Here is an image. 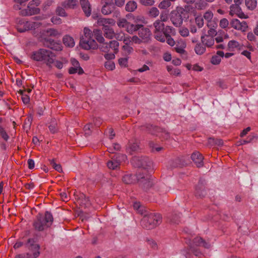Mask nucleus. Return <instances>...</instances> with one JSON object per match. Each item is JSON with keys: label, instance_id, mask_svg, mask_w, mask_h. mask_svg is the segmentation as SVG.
<instances>
[{"label": "nucleus", "instance_id": "obj_1", "mask_svg": "<svg viewBox=\"0 0 258 258\" xmlns=\"http://www.w3.org/2000/svg\"><path fill=\"white\" fill-rule=\"evenodd\" d=\"M153 26L155 28L154 34L156 39L162 42H165L166 39L167 43L170 46L175 44V41L170 35H175V29L171 26H165L164 24L159 20H156L153 23Z\"/></svg>", "mask_w": 258, "mask_h": 258}, {"label": "nucleus", "instance_id": "obj_2", "mask_svg": "<svg viewBox=\"0 0 258 258\" xmlns=\"http://www.w3.org/2000/svg\"><path fill=\"white\" fill-rule=\"evenodd\" d=\"M55 54L51 51L45 49H40L32 53L31 58L36 61H43L47 66L50 67L54 62L55 66L60 69L62 68V63L59 61H54Z\"/></svg>", "mask_w": 258, "mask_h": 258}, {"label": "nucleus", "instance_id": "obj_3", "mask_svg": "<svg viewBox=\"0 0 258 258\" xmlns=\"http://www.w3.org/2000/svg\"><path fill=\"white\" fill-rule=\"evenodd\" d=\"M53 221L52 214L50 212L46 211L44 215L41 214L37 215L33 222V226L36 230L41 231L50 227L52 225Z\"/></svg>", "mask_w": 258, "mask_h": 258}, {"label": "nucleus", "instance_id": "obj_4", "mask_svg": "<svg viewBox=\"0 0 258 258\" xmlns=\"http://www.w3.org/2000/svg\"><path fill=\"white\" fill-rule=\"evenodd\" d=\"M161 222L160 214L151 213L144 216L141 220V225L145 228L152 229L159 225Z\"/></svg>", "mask_w": 258, "mask_h": 258}, {"label": "nucleus", "instance_id": "obj_5", "mask_svg": "<svg viewBox=\"0 0 258 258\" xmlns=\"http://www.w3.org/2000/svg\"><path fill=\"white\" fill-rule=\"evenodd\" d=\"M84 35L82 36L80 41V44L81 47L86 50L97 48V43L92 38L93 34L91 31L89 29L85 27L84 29Z\"/></svg>", "mask_w": 258, "mask_h": 258}, {"label": "nucleus", "instance_id": "obj_6", "mask_svg": "<svg viewBox=\"0 0 258 258\" xmlns=\"http://www.w3.org/2000/svg\"><path fill=\"white\" fill-rule=\"evenodd\" d=\"M132 163L134 166L140 168L138 173H141L143 170L151 169L153 165L152 161L147 157H134Z\"/></svg>", "mask_w": 258, "mask_h": 258}, {"label": "nucleus", "instance_id": "obj_7", "mask_svg": "<svg viewBox=\"0 0 258 258\" xmlns=\"http://www.w3.org/2000/svg\"><path fill=\"white\" fill-rule=\"evenodd\" d=\"M145 127L149 133L158 136L163 140H167L170 137L169 133L163 128L151 124H147Z\"/></svg>", "mask_w": 258, "mask_h": 258}, {"label": "nucleus", "instance_id": "obj_8", "mask_svg": "<svg viewBox=\"0 0 258 258\" xmlns=\"http://www.w3.org/2000/svg\"><path fill=\"white\" fill-rule=\"evenodd\" d=\"M26 247L33 252L32 256L29 253H27V258H36L39 254V245L36 243V238H29L25 244Z\"/></svg>", "mask_w": 258, "mask_h": 258}, {"label": "nucleus", "instance_id": "obj_9", "mask_svg": "<svg viewBox=\"0 0 258 258\" xmlns=\"http://www.w3.org/2000/svg\"><path fill=\"white\" fill-rule=\"evenodd\" d=\"M137 179L140 186L144 190L149 189L153 184V181L148 174L142 175L140 172L137 175Z\"/></svg>", "mask_w": 258, "mask_h": 258}, {"label": "nucleus", "instance_id": "obj_10", "mask_svg": "<svg viewBox=\"0 0 258 258\" xmlns=\"http://www.w3.org/2000/svg\"><path fill=\"white\" fill-rule=\"evenodd\" d=\"M119 43L115 40L110 41L108 42H103L100 44L99 48L104 52H108L112 50L114 53L118 51Z\"/></svg>", "mask_w": 258, "mask_h": 258}, {"label": "nucleus", "instance_id": "obj_11", "mask_svg": "<svg viewBox=\"0 0 258 258\" xmlns=\"http://www.w3.org/2000/svg\"><path fill=\"white\" fill-rule=\"evenodd\" d=\"M35 3V2L34 1H31L26 9L22 10L20 12V14L22 16H26L39 14L40 10L36 7H33Z\"/></svg>", "mask_w": 258, "mask_h": 258}, {"label": "nucleus", "instance_id": "obj_12", "mask_svg": "<svg viewBox=\"0 0 258 258\" xmlns=\"http://www.w3.org/2000/svg\"><path fill=\"white\" fill-rule=\"evenodd\" d=\"M230 25L231 27L234 29L237 30H240L242 32H245L248 28V26L246 22H240V21L237 19H232L230 22Z\"/></svg>", "mask_w": 258, "mask_h": 258}, {"label": "nucleus", "instance_id": "obj_13", "mask_svg": "<svg viewBox=\"0 0 258 258\" xmlns=\"http://www.w3.org/2000/svg\"><path fill=\"white\" fill-rule=\"evenodd\" d=\"M170 20L175 27H180L183 23L182 16L178 11H172L171 13Z\"/></svg>", "mask_w": 258, "mask_h": 258}, {"label": "nucleus", "instance_id": "obj_14", "mask_svg": "<svg viewBox=\"0 0 258 258\" xmlns=\"http://www.w3.org/2000/svg\"><path fill=\"white\" fill-rule=\"evenodd\" d=\"M138 35L143 43H147L150 40L151 32L149 28L143 26L138 31Z\"/></svg>", "mask_w": 258, "mask_h": 258}, {"label": "nucleus", "instance_id": "obj_15", "mask_svg": "<svg viewBox=\"0 0 258 258\" xmlns=\"http://www.w3.org/2000/svg\"><path fill=\"white\" fill-rule=\"evenodd\" d=\"M230 11L229 15L233 16L236 15L237 17L241 19H246L248 16L244 14L239 6L231 5L230 7Z\"/></svg>", "mask_w": 258, "mask_h": 258}, {"label": "nucleus", "instance_id": "obj_16", "mask_svg": "<svg viewBox=\"0 0 258 258\" xmlns=\"http://www.w3.org/2000/svg\"><path fill=\"white\" fill-rule=\"evenodd\" d=\"M191 158L197 167L199 168L203 166L204 157L199 152H194L191 155Z\"/></svg>", "mask_w": 258, "mask_h": 258}, {"label": "nucleus", "instance_id": "obj_17", "mask_svg": "<svg viewBox=\"0 0 258 258\" xmlns=\"http://www.w3.org/2000/svg\"><path fill=\"white\" fill-rule=\"evenodd\" d=\"M44 44L47 47L55 51H58L62 50V46L60 43L55 42L50 39L45 40Z\"/></svg>", "mask_w": 258, "mask_h": 258}, {"label": "nucleus", "instance_id": "obj_18", "mask_svg": "<svg viewBox=\"0 0 258 258\" xmlns=\"http://www.w3.org/2000/svg\"><path fill=\"white\" fill-rule=\"evenodd\" d=\"M201 41L202 43L208 47H211L215 43L214 38L209 35H206V34L201 36Z\"/></svg>", "mask_w": 258, "mask_h": 258}, {"label": "nucleus", "instance_id": "obj_19", "mask_svg": "<svg viewBox=\"0 0 258 258\" xmlns=\"http://www.w3.org/2000/svg\"><path fill=\"white\" fill-rule=\"evenodd\" d=\"M196 196L202 198L206 195L205 187L203 182L199 181L196 187Z\"/></svg>", "mask_w": 258, "mask_h": 258}, {"label": "nucleus", "instance_id": "obj_20", "mask_svg": "<svg viewBox=\"0 0 258 258\" xmlns=\"http://www.w3.org/2000/svg\"><path fill=\"white\" fill-rule=\"evenodd\" d=\"M139 143L137 140L129 142L127 150L130 154H133L134 152H138L140 150Z\"/></svg>", "mask_w": 258, "mask_h": 258}, {"label": "nucleus", "instance_id": "obj_21", "mask_svg": "<svg viewBox=\"0 0 258 258\" xmlns=\"http://www.w3.org/2000/svg\"><path fill=\"white\" fill-rule=\"evenodd\" d=\"M82 9L87 17L90 16L91 9L90 4L88 0H80Z\"/></svg>", "mask_w": 258, "mask_h": 258}, {"label": "nucleus", "instance_id": "obj_22", "mask_svg": "<svg viewBox=\"0 0 258 258\" xmlns=\"http://www.w3.org/2000/svg\"><path fill=\"white\" fill-rule=\"evenodd\" d=\"M192 245L203 246L206 248H209L211 246V245L209 242H206L203 238L200 237H195L193 239V244Z\"/></svg>", "mask_w": 258, "mask_h": 258}, {"label": "nucleus", "instance_id": "obj_23", "mask_svg": "<svg viewBox=\"0 0 258 258\" xmlns=\"http://www.w3.org/2000/svg\"><path fill=\"white\" fill-rule=\"evenodd\" d=\"M80 205L84 208H88L91 206L92 203L89 198L84 194H81L79 199Z\"/></svg>", "mask_w": 258, "mask_h": 258}, {"label": "nucleus", "instance_id": "obj_24", "mask_svg": "<svg viewBox=\"0 0 258 258\" xmlns=\"http://www.w3.org/2000/svg\"><path fill=\"white\" fill-rule=\"evenodd\" d=\"M43 34L46 36L58 38L61 33L58 30L53 28H49L44 31Z\"/></svg>", "mask_w": 258, "mask_h": 258}, {"label": "nucleus", "instance_id": "obj_25", "mask_svg": "<svg viewBox=\"0 0 258 258\" xmlns=\"http://www.w3.org/2000/svg\"><path fill=\"white\" fill-rule=\"evenodd\" d=\"M97 23L98 25L105 27V26H109L108 24L114 25L115 21L112 19L100 18L98 19Z\"/></svg>", "mask_w": 258, "mask_h": 258}, {"label": "nucleus", "instance_id": "obj_26", "mask_svg": "<svg viewBox=\"0 0 258 258\" xmlns=\"http://www.w3.org/2000/svg\"><path fill=\"white\" fill-rule=\"evenodd\" d=\"M104 36L108 39H112L114 36V32L110 26H105L102 28Z\"/></svg>", "mask_w": 258, "mask_h": 258}, {"label": "nucleus", "instance_id": "obj_27", "mask_svg": "<svg viewBox=\"0 0 258 258\" xmlns=\"http://www.w3.org/2000/svg\"><path fill=\"white\" fill-rule=\"evenodd\" d=\"M114 9V5L112 3H106L102 7L101 12L104 15L110 14Z\"/></svg>", "mask_w": 258, "mask_h": 258}, {"label": "nucleus", "instance_id": "obj_28", "mask_svg": "<svg viewBox=\"0 0 258 258\" xmlns=\"http://www.w3.org/2000/svg\"><path fill=\"white\" fill-rule=\"evenodd\" d=\"M190 253H193L196 256H200L202 255L201 252L197 248H195L194 245H190L188 251L185 254L186 258H191Z\"/></svg>", "mask_w": 258, "mask_h": 258}, {"label": "nucleus", "instance_id": "obj_29", "mask_svg": "<svg viewBox=\"0 0 258 258\" xmlns=\"http://www.w3.org/2000/svg\"><path fill=\"white\" fill-rule=\"evenodd\" d=\"M63 43L66 46L73 47L75 45L74 38L69 35H65L63 38Z\"/></svg>", "mask_w": 258, "mask_h": 258}, {"label": "nucleus", "instance_id": "obj_30", "mask_svg": "<svg viewBox=\"0 0 258 258\" xmlns=\"http://www.w3.org/2000/svg\"><path fill=\"white\" fill-rule=\"evenodd\" d=\"M142 27V25H134L129 22L126 30L129 33L133 34L134 32L139 31V30Z\"/></svg>", "mask_w": 258, "mask_h": 258}, {"label": "nucleus", "instance_id": "obj_31", "mask_svg": "<svg viewBox=\"0 0 258 258\" xmlns=\"http://www.w3.org/2000/svg\"><path fill=\"white\" fill-rule=\"evenodd\" d=\"M120 164L119 161H117L116 159L112 158L111 160L109 161L107 163V167L112 170H115L119 168Z\"/></svg>", "mask_w": 258, "mask_h": 258}, {"label": "nucleus", "instance_id": "obj_32", "mask_svg": "<svg viewBox=\"0 0 258 258\" xmlns=\"http://www.w3.org/2000/svg\"><path fill=\"white\" fill-rule=\"evenodd\" d=\"M137 8V4L134 1H131L127 3L125 5V10L129 12L135 11Z\"/></svg>", "mask_w": 258, "mask_h": 258}, {"label": "nucleus", "instance_id": "obj_33", "mask_svg": "<svg viewBox=\"0 0 258 258\" xmlns=\"http://www.w3.org/2000/svg\"><path fill=\"white\" fill-rule=\"evenodd\" d=\"M93 34L95 39L100 44L104 41V38L102 36V32L99 29H94L93 30Z\"/></svg>", "mask_w": 258, "mask_h": 258}, {"label": "nucleus", "instance_id": "obj_34", "mask_svg": "<svg viewBox=\"0 0 258 258\" xmlns=\"http://www.w3.org/2000/svg\"><path fill=\"white\" fill-rule=\"evenodd\" d=\"M76 0H67L63 2L61 5L64 8L66 9H73L76 5Z\"/></svg>", "mask_w": 258, "mask_h": 258}, {"label": "nucleus", "instance_id": "obj_35", "mask_svg": "<svg viewBox=\"0 0 258 258\" xmlns=\"http://www.w3.org/2000/svg\"><path fill=\"white\" fill-rule=\"evenodd\" d=\"M245 5L249 10H253L257 6L256 0H245Z\"/></svg>", "mask_w": 258, "mask_h": 258}, {"label": "nucleus", "instance_id": "obj_36", "mask_svg": "<svg viewBox=\"0 0 258 258\" xmlns=\"http://www.w3.org/2000/svg\"><path fill=\"white\" fill-rule=\"evenodd\" d=\"M195 51L197 54L202 55L206 51L205 46L200 43H197L195 46Z\"/></svg>", "mask_w": 258, "mask_h": 258}, {"label": "nucleus", "instance_id": "obj_37", "mask_svg": "<svg viewBox=\"0 0 258 258\" xmlns=\"http://www.w3.org/2000/svg\"><path fill=\"white\" fill-rule=\"evenodd\" d=\"M135 176L131 174H125L122 177V181L125 184H132L134 183L135 179Z\"/></svg>", "mask_w": 258, "mask_h": 258}, {"label": "nucleus", "instance_id": "obj_38", "mask_svg": "<svg viewBox=\"0 0 258 258\" xmlns=\"http://www.w3.org/2000/svg\"><path fill=\"white\" fill-rule=\"evenodd\" d=\"M240 46L239 43L235 40H231L229 41L228 43V48L227 50L229 51H232L234 50V49L235 48H238Z\"/></svg>", "mask_w": 258, "mask_h": 258}, {"label": "nucleus", "instance_id": "obj_39", "mask_svg": "<svg viewBox=\"0 0 258 258\" xmlns=\"http://www.w3.org/2000/svg\"><path fill=\"white\" fill-rule=\"evenodd\" d=\"M122 49L123 50L124 55L125 56H127L128 55H130L134 51L133 48L131 46H128V45H123L122 47Z\"/></svg>", "mask_w": 258, "mask_h": 258}, {"label": "nucleus", "instance_id": "obj_40", "mask_svg": "<svg viewBox=\"0 0 258 258\" xmlns=\"http://www.w3.org/2000/svg\"><path fill=\"white\" fill-rule=\"evenodd\" d=\"M128 23L127 20L124 18L119 19L117 22V24L118 27L120 28H125L126 29Z\"/></svg>", "mask_w": 258, "mask_h": 258}, {"label": "nucleus", "instance_id": "obj_41", "mask_svg": "<svg viewBox=\"0 0 258 258\" xmlns=\"http://www.w3.org/2000/svg\"><path fill=\"white\" fill-rule=\"evenodd\" d=\"M27 24V21L25 23H24L23 24H20L17 27V30L19 32L22 33L26 31H28L29 30H31V28H28V26Z\"/></svg>", "mask_w": 258, "mask_h": 258}, {"label": "nucleus", "instance_id": "obj_42", "mask_svg": "<svg viewBox=\"0 0 258 258\" xmlns=\"http://www.w3.org/2000/svg\"><path fill=\"white\" fill-rule=\"evenodd\" d=\"M207 6V4L203 1H200L195 4L196 9L199 10H204Z\"/></svg>", "mask_w": 258, "mask_h": 258}, {"label": "nucleus", "instance_id": "obj_43", "mask_svg": "<svg viewBox=\"0 0 258 258\" xmlns=\"http://www.w3.org/2000/svg\"><path fill=\"white\" fill-rule=\"evenodd\" d=\"M49 162L50 164L55 170L59 172L62 171V168L61 165L59 164H56V162H55L54 159L50 160Z\"/></svg>", "mask_w": 258, "mask_h": 258}, {"label": "nucleus", "instance_id": "obj_44", "mask_svg": "<svg viewBox=\"0 0 258 258\" xmlns=\"http://www.w3.org/2000/svg\"><path fill=\"white\" fill-rule=\"evenodd\" d=\"M27 25L28 26V28H31V29H35L39 27L41 25V23L40 22L27 21Z\"/></svg>", "mask_w": 258, "mask_h": 258}, {"label": "nucleus", "instance_id": "obj_45", "mask_svg": "<svg viewBox=\"0 0 258 258\" xmlns=\"http://www.w3.org/2000/svg\"><path fill=\"white\" fill-rule=\"evenodd\" d=\"M48 127L49 128L50 131L52 133H55V132H57V131L58 130L57 123L55 122V121L54 120V121H52L51 122V123H50V125H49Z\"/></svg>", "mask_w": 258, "mask_h": 258}, {"label": "nucleus", "instance_id": "obj_46", "mask_svg": "<svg viewBox=\"0 0 258 258\" xmlns=\"http://www.w3.org/2000/svg\"><path fill=\"white\" fill-rule=\"evenodd\" d=\"M149 14L151 17H156L159 15V11L157 8L155 7H152L150 10Z\"/></svg>", "mask_w": 258, "mask_h": 258}, {"label": "nucleus", "instance_id": "obj_47", "mask_svg": "<svg viewBox=\"0 0 258 258\" xmlns=\"http://www.w3.org/2000/svg\"><path fill=\"white\" fill-rule=\"evenodd\" d=\"M0 136L6 141H7L9 137L5 129L0 125Z\"/></svg>", "mask_w": 258, "mask_h": 258}, {"label": "nucleus", "instance_id": "obj_48", "mask_svg": "<svg viewBox=\"0 0 258 258\" xmlns=\"http://www.w3.org/2000/svg\"><path fill=\"white\" fill-rule=\"evenodd\" d=\"M56 14L61 17H66L67 16L66 13L64 9V8H62L60 7H58L55 11Z\"/></svg>", "mask_w": 258, "mask_h": 258}, {"label": "nucleus", "instance_id": "obj_49", "mask_svg": "<svg viewBox=\"0 0 258 258\" xmlns=\"http://www.w3.org/2000/svg\"><path fill=\"white\" fill-rule=\"evenodd\" d=\"M180 216L179 214H173L170 216V222L178 224L179 222Z\"/></svg>", "mask_w": 258, "mask_h": 258}, {"label": "nucleus", "instance_id": "obj_50", "mask_svg": "<svg viewBox=\"0 0 258 258\" xmlns=\"http://www.w3.org/2000/svg\"><path fill=\"white\" fill-rule=\"evenodd\" d=\"M195 21L197 25L199 28L204 26V20L201 16H198L195 18Z\"/></svg>", "mask_w": 258, "mask_h": 258}, {"label": "nucleus", "instance_id": "obj_51", "mask_svg": "<svg viewBox=\"0 0 258 258\" xmlns=\"http://www.w3.org/2000/svg\"><path fill=\"white\" fill-rule=\"evenodd\" d=\"M115 159L120 164L121 162L124 161L127 157L126 156L123 154H117L115 155Z\"/></svg>", "mask_w": 258, "mask_h": 258}, {"label": "nucleus", "instance_id": "obj_52", "mask_svg": "<svg viewBox=\"0 0 258 258\" xmlns=\"http://www.w3.org/2000/svg\"><path fill=\"white\" fill-rule=\"evenodd\" d=\"M93 124L91 123L87 124L84 127V130L86 135H90L91 133V128H93Z\"/></svg>", "mask_w": 258, "mask_h": 258}, {"label": "nucleus", "instance_id": "obj_53", "mask_svg": "<svg viewBox=\"0 0 258 258\" xmlns=\"http://www.w3.org/2000/svg\"><path fill=\"white\" fill-rule=\"evenodd\" d=\"M213 17V14L211 11H207L204 15V18L207 22L211 21Z\"/></svg>", "mask_w": 258, "mask_h": 258}, {"label": "nucleus", "instance_id": "obj_54", "mask_svg": "<svg viewBox=\"0 0 258 258\" xmlns=\"http://www.w3.org/2000/svg\"><path fill=\"white\" fill-rule=\"evenodd\" d=\"M119 64L122 67H126L127 66V58H120L118 60Z\"/></svg>", "mask_w": 258, "mask_h": 258}, {"label": "nucleus", "instance_id": "obj_55", "mask_svg": "<svg viewBox=\"0 0 258 258\" xmlns=\"http://www.w3.org/2000/svg\"><path fill=\"white\" fill-rule=\"evenodd\" d=\"M180 34L183 37H187L189 35V30L187 28L182 27L179 31Z\"/></svg>", "mask_w": 258, "mask_h": 258}, {"label": "nucleus", "instance_id": "obj_56", "mask_svg": "<svg viewBox=\"0 0 258 258\" xmlns=\"http://www.w3.org/2000/svg\"><path fill=\"white\" fill-rule=\"evenodd\" d=\"M125 36L124 33L122 32H120L117 33H114V37H115V39L118 41H123V40H124Z\"/></svg>", "mask_w": 258, "mask_h": 258}, {"label": "nucleus", "instance_id": "obj_57", "mask_svg": "<svg viewBox=\"0 0 258 258\" xmlns=\"http://www.w3.org/2000/svg\"><path fill=\"white\" fill-rule=\"evenodd\" d=\"M221 58L218 55H214L212 56L211 62L213 64H218L221 62Z\"/></svg>", "mask_w": 258, "mask_h": 258}, {"label": "nucleus", "instance_id": "obj_58", "mask_svg": "<svg viewBox=\"0 0 258 258\" xmlns=\"http://www.w3.org/2000/svg\"><path fill=\"white\" fill-rule=\"evenodd\" d=\"M229 25V22L226 18L222 19L220 21V26L222 28H226Z\"/></svg>", "mask_w": 258, "mask_h": 258}, {"label": "nucleus", "instance_id": "obj_59", "mask_svg": "<svg viewBox=\"0 0 258 258\" xmlns=\"http://www.w3.org/2000/svg\"><path fill=\"white\" fill-rule=\"evenodd\" d=\"M105 67L109 70H113L115 68V64L113 62L108 61L105 62Z\"/></svg>", "mask_w": 258, "mask_h": 258}, {"label": "nucleus", "instance_id": "obj_60", "mask_svg": "<svg viewBox=\"0 0 258 258\" xmlns=\"http://www.w3.org/2000/svg\"><path fill=\"white\" fill-rule=\"evenodd\" d=\"M131 40H132L133 43H135L136 44H140L142 43H143V41H142L141 38L139 36L138 37L136 35L132 37V39Z\"/></svg>", "mask_w": 258, "mask_h": 258}, {"label": "nucleus", "instance_id": "obj_61", "mask_svg": "<svg viewBox=\"0 0 258 258\" xmlns=\"http://www.w3.org/2000/svg\"><path fill=\"white\" fill-rule=\"evenodd\" d=\"M149 145L150 148L151 149L152 151H154V150L155 149L157 152H159L163 149V148L161 147H155L154 143L152 141H150L149 143Z\"/></svg>", "mask_w": 258, "mask_h": 258}, {"label": "nucleus", "instance_id": "obj_62", "mask_svg": "<svg viewBox=\"0 0 258 258\" xmlns=\"http://www.w3.org/2000/svg\"><path fill=\"white\" fill-rule=\"evenodd\" d=\"M59 195L62 201L68 202L70 199V197L66 192H60Z\"/></svg>", "mask_w": 258, "mask_h": 258}, {"label": "nucleus", "instance_id": "obj_63", "mask_svg": "<svg viewBox=\"0 0 258 258\" xmlns=\"http://www.w3.org/2000/svg\"><path fill=\"white\" fill-rule=\"evenodd\" d=\"M140 2L145 6H152L154 3V0H140Z\"/></svg>", "mask_w": 258, "mask_h": 258}, {"label": "nucleus", "instance_id": "obj_64", "mask_svg": "<svg viewBox=\"0 0 258 258\" xmlns=\"http://www.w3.org/2000/svg\"><path fill=\"white\" fill-rule=\"evenodd\" d=\"M134 209L140 213L141 214H143L142 212V207H141L140 203H135L133 205Z\"/></svg>", "mask_w": 258, "mask_h": 258}]
</instances>
